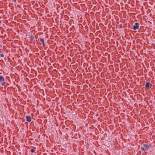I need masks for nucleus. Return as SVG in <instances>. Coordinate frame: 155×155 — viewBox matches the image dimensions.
<instances>
[{
	"label": "nucleus",
	"mask_w": 155,
	"mask_h": 155,
	"mask_svg": "<svg viewBox=\"0 0 155 155\" xmlns=\"http://www.w3.org/2000/svg\"><path fill=\"white\" fill-rule=\"evenodd\" d=\"M119 25L120 28H123V26L122 24H120Z\"/></svg>",
	"instance_id": "9"
},
{
	"label": "nucleus",
	"mask_w": 155,
	"mask_h": 155,
	"mask_svg": "<svg viewBox=\"0 0 155 155\" xmlns=\"http://www.w3.org/2000/svg\"><path fill=\"white\" fill-rule=\"evenodd\" d=\"M35 150L34 149H31V151L32 152V153H34L35 152Z\"/></svg>",
	"instance_id": "10"
},
{
	"label": "nucleus",
	"mask_w": 155,
	"mask_h": 155,
	"mask_svg": "<svg viewBox=\"0 0 155 155\" xmlns=\"http://www.w3.org/2000/svg\"><path fill=\"white\" fill-rule=\"evenodd\" d=\"M12 2L14 3H16V0H12Z\"/></svg>",
	"instance_id": "11"
},
{
	"label": "nucleus",
	"mask_w": 155,
	"mask_h": 155,
	"mask_svg": "<svg viewBox=\"0 0 155 155\" xmlns=\"http://www.w3.org/2000/svg\"><path fill=\"white\" fill-rule=\"evenodd\" d=\"M139 24L138 22L135 23L134 25L133 26V29L136 30L139 28Z\"/></svg>",
	"instance_id": "3"
},
{
	"label": "nucleus",
	"mask_w": 155,
	"mask_h": 155,
	"mask_svg": "<svg viewBox=\"0 0 155 155\" xmlns=\"http://www.w3.org/2000/svg\"><path fill=\"white\" fill-rule=\"evenodd\" d=\"M26 120L27 121H28V122H30L31 121V117L30 116H26Z\"/></svg>",
	"instance_id": "4"
},
{
	"label": "nucleus",
	"mask_w": 155,
	"mask_h": 155,
	"mask_svg": "<svg viewBox=\"0 0 155 155\" xmlns=\"http://www.w3.org/2000/svg\"><path fill=\"white\" fill-rule=\"evenodd\" d=\"M150 83L149 82H147L146 83L145 87L146 88H148L149 87V84Z\"/></svg>",
	"instance_id": "6"
},
{
	"label": "nucleus",
	"mask_w": 155,
	"mask_h": 155,
	"mask_svg": "<svg viewBox=\"0 0 155 155\" xmlns=\"http://www.w3.org/2000/svg\"><path fill=\"white\" fill-rule=\"evenodd\" d=\"M143 147H141V149L142 151L144 152L146 151L150 147V145L146 144H144L143 145Z\"/></svg>",
	"instance_id": "1"
},
{
	"label": "nucleus",
	"mask_w": 155,
	"mask_h": 155,
	"mask_svg": "<svg viewBox=\"0 0 155 155\" xmlns=\"http://www.w3.org/2000/svg\"><path fill=\"white\" fill-rule=\"evenodd\" d=\"M29 38H30L31 40H33L34 39V38L33 36L31 35L29 36Z\"/></svg>",
	"instance_id": "7"
},
{
	"label": "nucleus",
	"mask_w": 155,
	"mask_h": 155,
	"mask_svg": "<svg viewBox=\"0 0 155 155\" xmlns=\"http://www.w3.org/2000/svg\"><path fill=\"white\" fill-rule=\"evenodd\" d=\"M4 57V55L3 54L1 51H0V57Z\"/></svg>",
	"instance_id": "8"
},
{
	"label": "nucleus",
	"mask_w": 155,
	"mask_h": 155,
	"mask_svg": "<svg viewBox=\"0 0 155 155\" xmlns=\"http://www.w3.org/2000/svg\"><path fill=\"white\" fill-rule=\"evenodd\" d=\"M39 40L42 42V43L43 44V46H44L45 44V43L44 41V39L42 38H39Z\"/></svg>",
	"instance_id": "5"
},
{
	"label": "nucleus",
	"mask_w": 155,
	"mask_h": 155,
	"mask_svg": "<svg viewBox=\"0 0 155 155\" xmlns=\"http://www.w3.org/2000/svg\"><path fill=\"white\" fill-rule=\"evenodd\" d=\"M0 82L1 83V84L2 86H3L5 84V82L4 81V77L2 76H0Z\"/></svg>",
	"instance_id": "2"
},
{
	"label": "nucleus",
	"mask_w": 155,
	"mask_h": 155,
	"mask_svg": "<svg viewBox=\"0 0 155 155\" xmlns=\"http://www.w3.org/2000/svg\"><path fill=\"white\" fill-rule=\"evenodd\" d=\"M1 21L0 20V23H1Z\"/></svg>",
	"instance_id": "12"
}]
</instances>
